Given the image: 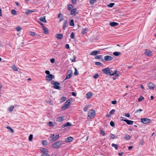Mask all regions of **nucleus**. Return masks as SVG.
<instances>
[{"instance_id":"4c0bfd02","label":"nucleus","mask_w":156,"mask_h":156,"mask_svg":"<svg viewBox=\"0 0 156 156\" xmlns=\"http://www.w3.org/2000/svg\"><path fill=\"white\" fill-rule=\"evenodd\" d=\"M47 124L48 126H54L52 122L51 121H49L48 123Z\"/></svg>"},{"instance_id":"5701e85b","label":"nucleus","mask_w":156,"mask_h":156,"mask_svg":"<svg viewBox=\"0 0 156 156\" xmlns=\"http://www.w3.org/2000/svg\"><path fill=\"white\" fill-rule=\"evenodd\" d=\"M68 23V20H64L63 25L62 26V29H64L66 27V24Z\"/></svg>"},{"instance_id":"0e129e2a","label":"nucleus","mask_w":156,"mask_h":156,"mask_svg":"<svg viewBox=\"0 0 156 156\" xmlns=\"http://www.w3.org/2000/svg\"><path fill=\"white\" fill-rule=\"evenodd\" d=\"M38 23L42 26V28L45 27V26L44 25V24L41 22H38Z\"/></svg>"},{"instance_id":"58836bf2","label":"nucleus","mask_w":156,"mask_h":156,"mask_svg":"<svg viewBox=\"0 0 156 156\" xmlns=\"http://www.w3.org/2000/svg\"><path fill=\"white\" fill-rule=\"evenodd\" d=\"M125 138L126 139L129 140L130 139L131 137L129 135L126 134L125 136Z\"/></svg>"},{"instance_id":"b1692460","label":"nucleus","mask_w":156,"mask_h":156,"mask_svg":"<svg viewBox=\"0 0 156 156\" xmlns=\"http://www.w3.org/2000/svg\"><path fill=\"white\" fill-rule=\"evenodd\" d=\"M77 9L76 8L73 9H72V10L71 11L70 14L71 15L74 14L75 15H76V13H75V12L76 11Z\"/></svg>"},{"instance_id":"de8ad7c7","label":"nucleus","mask_w":156,"mask_h":156,"mask_svg":"<svg viewBox=\"0 0 156 156\" xmlns=\"http://www.w3.org/2000/svg\"><path fill=\"white\" fill-rule=\"evenodd\" d=\"M47 143L48 142L46 140L42 141V144L43 145H47L48 144Z\"/></svg>"},{"instance_id":"9d476101","label":"nucleus","mask_w":156,"mask_h":156,"mask_svg":"<svg viewBox=\"0 0 156 156\" xmlns=\"http://www.w3.org/2000/svg\"><path fill=\"white\" fill-rule=\"evenodd\" d=\"M68 73H69V74H67L66 78L64 80V81L70 78L72 76V75L73 74V72L71 70H69L68 71Z\"/></svg>"},{"instance_id":"37998d69","label":"nucleus","mask_w":156,"mask_h":156,"mask_svg":"<svg viewBox=\"0 0 156 156\" xmlns=\"http://www.w3.org/2000/svg\"><path fill=\"white\" fill-rule=\"evenodd\" d=\"M74 74L75 76L79 74L78 71L76 68L75 69V71Z\"/></svg>"},{"instance_id":"c9c22d12","label":"nucleus","mask_w":156,"mask_h":156,"mask_svg":"<svg viewBox=\"0 0 156 156\" xmlns=\"http://www.w3.org/2000/svg\"><path fill=\"white\" fill-rule=\"evenodd\" d=\"M144 99V97L142 96H140L138 99V101L139 102H140Z\"/></svg>"},{"instance_id":"680f3d73","label":"nucleus","mask_w":156,"mask_h":156,"mask_svg":"<svg viewBox=\"0 0 156 156\" xmlns=\"http://www.w3.org/2000/svg\"><path fill=\"white\" fill-rule=\"evenodd\" d=\"M30 34L32 36H34L35 35V33L34 32L31 31L30 32Z\"/></svg>"},{"instance_id":"a878e982","label":"nucleus","mask_w":156,"mask_h":156,"mask_svg":"<svg viewBox=\"0 0 156 156\" xmlns=\"http://www.w3.org/2000/svg\"><path fill=\"white\" fill-rule=\"evenodd\" d=\"M44 30V33L45 34H47L49 33L48 29L45 27L43 28Z\"/></svg>"},{"instance_id":"412c9836","label":"nucleus","mask_w":156,"mask_h":156,"mask_svg":"<svg viewBox=\"0 0 156 156\" xmlns=\"http://www.w3.org/2000/svg\"><path fill=\"white\" fill-rule=\"evenodd\" d=\"M73 8V6L70 4H68L67 5V8L69 11L72 10V8Z\"/></svg>"},{"instance_id":"f704fd0d","label":"nucleus","mask_w":156,"mask_h":156,"mask_svg":"<svg viewBox=\"0 0 156 156\" xmlns=\"http://www.w3.org/2000/svg\"><path fill=\"white\" fill-rule=\"evenodd\" d=\"M33 135L32 134H30L28 138V140L29 141H31L33 139Z\"/></svg>"},{"instance_id":"393cba45","label":"nucleus","mask_w":156,"mask_h":156,"mask_svg":"<svg viewBox=\"0 0 156 156\" xmlns=\"http://www.w3.org/2000/svg\"><path fill=\"white\" fill-rule=\"evenodd\" d=\"M67 99L66 97L65 96H63L60 99V102L61 103H62L65 101Z\"/></svg>"},{"instance_id":"c85d7f7f","label":"nucleus","mask_w":156,"mask_h":156,"mask_svg":"<svg viewBox=\"0 0 156 156\" xmlns=\"http://www.w3.org/2000/svg\"><path fill=\"white\" fill-rule=\"evenodd\" d=\"M64 118V117L63 116L59 117L58 118L57 121H58L59 122H61L63 120Z\"/></svg>"},{"instance_id":"2eb2a0df","label":"nucleus","mask_w":156,"mask_h":156,"mask_svg":"<svg viewBox=\"0 0 156 156\" xmlns=\"http://www.w3.org/2000/svg\"><path fill=\"white\" fill-rule=\"evenodd\" d=\"M56 38L59 39H61L63 38V35L62 34H57L55 35Z\"/></svg>"},{"instance_id":"e433bc0d","label":"nucleus","mask_w":156,"mask_h":156,"mask_svg":"<svg viewBox=\"0 0 156 156\" xmlns=\"http://www.w3.org/2000/svg\"><path fill=\"white\" fill-rule=\"evenodd\" d=\"M115 109H113L110 111V112H109V114L110 115H111L113 114L115 112Z\"/></svg>"},{"instance_id":"dca6fc26","label":"nucleus","mask_w":156,"mask_h":156,"mask_svg":"<svg viewBox=\"0 0 156 156\" xmlns=\"http://www.w3.org/2000/svg\"><path fill=\"white\" fill-rule=\"evenodd\" d=\"M39 20L41 21L44 23H47V22L45 19V16H42L40 18Z\"/></svg>"},{"instance_id":"4d7b16f0","label":"nucleus","mask_w":156,"mask_h":156,"mask_svg":"<svg viewBox=\"0 0 156 156\" xmlns=\"http://www.w3.org/2000/svg\"><path fill=\"white\" fill-rule=\"evenodd\" d=\"M41 156H50V155L48 153H46L45 154H42L41 155Z\"/></svg>"},{"instance_id":"ddd939ff","label":"nucleus","mask_w":156,"mask_h":156,"mask_svg":"<svg viewBox=\"0 0 156 156\" xmlns=\"http://www.w3.org/2000/svg\"><path fill=\"white\" fill-rule=\"evenodd\" d=\"M72 126V124L71 123L68 122L65 123L63 124L62 125V127L64 128L66 126Z\"/></svg>"},{"instance_id":"052dcab7","label":"nucleus","mask_w":156,"mask_h":156,"mask_svg":"<svg viewBox=\"0 0 156 156\" xmlns=\"http://www.w3.org/2000/svg\"><path fill=\"white\" fill-rule=\"evenodd\" d=\"M142 111V110L141 109H138L135 112V113H137L139 112H141Z\"/></svg>"},{"instance_id":"09e8293b","label":"nucleus","mask_w":156,"mask_h":156,"mask_svg":"<svg viewBox=\"0 0 156 156\" xmlns=\"http://www.w3.org/2000/svg\"><path fill=\"white\" fill-rule=\"evenodd\" d=\"M89 106V105H88L87 106H86V107H84L83 109L84 111V112L87 111V110L88 109V107Z\"/></svg>"},{"instance_id":"6e6d98bb","label":"nucleus","mask_w":156,"mask_h":156,"mask_svg":"<svg viewBox=\"0 0 156 156\" xmlns=\"http://www.w3.org/2000/svg\"><path fill=\"white\" fill-rule=\"evenodd\" d=\"M115 136L114 134L111 133L110 135V137L112 139H113L115 138Z\"/></svg>"},{"instance_id":"f03ea898","label":"nucleus","mask_w":156,"mask_h":156,"mask_svg":"<svg viewBox=\"0 0 156 156\" xmlns=\"http://www.w3.org/2000/svg\"><path fill=\"white\" fill-rule=\"evenodd\" d=\"M71 101V102L73 101L72 99H70L67 100L65 102L64 105L61 108L62 110H65L66 109L68 108L70 104Z\"/></svg>"},{"instance_id":"8fccbe9b","label":"nucleus","mask_w":156,"mask_h":156,"mask_svg":"<svg viewBox=\"0 0 156 156\" xmlns=\"http://www.w3.org/2000/svg\"><path fill=\"white\" fill-rule=\"evenodd\" d=\"M14 108V107L13 106H11L9 108L8 110L9 112L12 111L13 110Z\"/></svg>"},{"instance_id":"0eeeda50","label":"nucleus","mask_w":156,"mask_h":156,"mask_svg":"<svg viewBox=\"0 0 156 156\" xmlns=\"http://www.w3.org/2000/svg\"><path fill=\"white\" fill-rule=\"evenodd\" d=\"M141 122L144 124H147L151 122V119L147 118H143L141 119Z\"/></svg>"},{"instance_id":"4468645a","label":"nucleus","mask_w":156,"mask_h":156,"mask_svg":"<svg viewBox=\"0 0 156 156\" xmlns=\"http://www.w3.org/2000/svg\"><path fill=\"white\" fill-rule=\"evenodd\" d=\"M125 120V122H126L127 124L129 125H132L133 124V122H134V121H133L129 120L127 119Z\"/></svg>"},{"instance_id":"423d86ee","label":"nucleus","mask_w":156,"mask_h":156,"mask_svg":"<svg viewBox=\"0 0 156 156\" xmlns=\"http://www.w3.org/2000/svg\"><path fill=\"white\" fill-rule=\"evenodd\" d=\"M113 58L109 55H106L104 57V59L102 58L101 59V61L102 62H106L111 61L112 60Z\"/></svg>"},{"instance_id":"69168bd1","label":"nucleus","mask_w":156,"mask_h":156,"mask_svg":"<svg viewBox=\"0 0 156 156\" xmlns=\"http://www.w3.org/2000/svg\"><path fill=\"white\" fill-rule=\"evenodd\" d=\"M72 2L73 5H75L76 3V0H72Z\"/></svg>"},{"instance_id":"6ab92c4d","label":"nucleus","mask_w":156,"mask_h":156,"mask_svg":"<svg viewBox=\"0 0 156 156\" xmlns=\"http://www.w3.org/2000/svg\"><path fill=\"white\" fill-rule=\"evenodd\" d=\"M41 151L43 153V154H45L48 152V150L45 148H41Z\"/></svg>"},{"instance_id":"ea45409f","label":"nucleus","mask_w":156,"mask_h":156,"mask_svg":"<svg viewBox=\"0 0 156 156\" xmlns=\"http://www.w3.org/2000/svg\"><path fill=\"white\" fill-rule=\"evenodd\" d=\"M100 133L102 135H103V136H105V133L104 131L102 130H100Z\"/></svg>"},{"instance_id":"a19ab883","label":"nucleus","mask_w":156,"mask_h":156,"mask_svg":"<svg viewBox=\"0 0 156 156\" xmlns=\"http://www.w3.org/2000/svg\"><path fill=\"white\" fill-rule=\"evenodd\" d=\"M70 37L72 39H74L75 38V35H74V33L73 32H72L71 33V34H70Z\"/></svg>"},{"instance_id":"a18cd8bd","label":"nucleus","mask_w":156,"mask_h":156,"mask_svg":"<svg viewBox=\"0 0 156 156\" xmlns=\"http://www.w3.org/2000/svg\"><path fill=\"white\" fill-rule=\"evenodd\" d=\"M12 68L15 71H17L18 70L17 68L15 65L12 66Z\"/></svg>"},{"instance_id":"39448f33","label":"nucleus","mask_w":156,"mask_h":156,"mask_svg":"<svg viewBox=\"0 0 156 156\" xmlns=\"http://www.w3.org/2000/svg\"><path fill=\"white\" fill-rule=\"evenodd\" d=\"M88 116L90 119L94 118L96 115L95 112L93 109H91L88 112Z\"/></svg>"},{"instance_id":"7c9ffc66","label":"nucleus","mask_w":156,"mask_h":156,"mask_svg":"<svg viewBox=\"0 0 156 156\" xmlns=\"http://www.w3.org/2000/svg\"><path fill=\"white\" fill-rule=\"evenodd\" d=\"M112 147H114L116 150H117L118 149V146L116 144L113 143L112 144Z\"/></svg>"},{"instance_id":"c756f323","label":"nucleus","mask_w":156,"mask_h":156,"mask_svg":"<svg viewBox=\"0 0 156 156\" xmlns=\"http://www.w3.org/2000/svg\"><path fill=\"white\" fill-rule=\"evenodd\" d=\"M95 64L96 65L99 66H103V64L101 62H95Z\"/></svg>"},{"instance_id":"3c124183","label":"nucleus","mask_w":156,"mask_h":156,"mask_svg":"<svg viewBox=\"0 0 156 156\" xmlns=\"http://www.w3.org/2000/svg\"><path fill=\"white\" fill-rule=\"evenodd\" d=\"M87 30V28H85L83 30L81 31V33L82 34H84L86 32V31Z\"/></svg>"},{"instance_id":"9b49d317","label":"nucleus","mask_w":156,"mask_h":156,"mask_svg":"<svg viewBox=\"0 0 156 156\" xmlns=\"http://www.w3.org/2000/svg\"><path fill=\"white\" fill-rule=\"evenodd\" d=\"M59 136L58 134L56 135L50 140V143H52L56 141L58 139Z\"/></svg>"},{"instance_id":"cd10ccee","label":"nucleus","mask_w":156,"mask_h":156,"mask_svg":"<svg viewBox=\"0 0 156 156\" xmlns=\"http://www.w3.org/2000/svg\"><path fill=\"white\" fill-rule=\"evenodd\" d=\"M113 54L114 55L116 56H118L121 54V53L119 52H114L113 53Z\"/></svg>"},{"instance_id":"72a5a7b5","label":"nucleus","mask_w":156,"mask_h":156,"mask_svg":"<svg viewBox=\"0 0 156 156\" xmlns=\"http://www.w3.org/2000/svg\"><path fill=\"white\" fill-rule=\"evenodd\" d=\"M102 57V55H97L95 57V58L96 59H100L101 60Z\"/></svg>"},{"instance_id":"79ce46f5","label":"nucleus","mask_w":156,"mask_h":156,"mask_svg":"<svg viewBox=\"0 0 156 156\" xmlns=\"http://www.w3.org/2000/svg\"><path fill=\"white\" fill-rule=\"evenodd\" d=\"M99 76L100 75L99 74H96L95 75H94L93 76V77L94 79H97L99 77Z\"/></svg>"},{"instance_id":"2f4dec72","label":"nucleus","mask_w":156,"mask_h":156,"mask_svg":"<svg viewBox=\"0 0 156 156\" xmlns=\"http://www.w3.org/2000/svg\"><path fill=\"white\" fill-rule=\"evenodd\" d=\"M7 128L8 129H9V130L10 131V132H11L12 133H14V130L12 129L10 126H8L7 127Z\"/></svg>"},{"instance_id":"7ed1b4c3","label":"nucleus","mask_w":156,"mask_h":156,"mask_svg":"<svg viewBox=\"0 0 156 156\" xmlns=\"http://www.w3.org/2000/svg\"><path fill=\"white\" fill-rule=\"evenodd\" d=\"M64 141L59 140L54 143L52 145V147L54 148H59L62 144H65Z\"/></svg>"},{"instance_id":"4be33fe9","label":"nucleus","mask_w":156,"mask_h":156,"mask_svg":"<svg viewBox=\"0 0 156 156\" xmlns=\"http://www.w3.org/2000/svg\"><path fill=\"white\" fill-rule=\"evenodd\" d=\"M34 12H35V11L34 10H28L26 12H25V13L26 15H28L29 14H30L31 13Z\"/></svg>"},{"instance_id":"f8f14e48","label":"nucleus","mask_w":156,"mask_h":156,"mask_svg":"<svg viewBox=\"0 0 156 156\" xmlns=\"http://www.w3.org/2000/svg\"><path fill=\"white\" fill-rule=\"evenodd\" d=\"M148 86L149 88L151 90H153L155 87L153 83L150 82L148 84Z\"/></svg>"},{"instance_id":"f257e3e1","label":"nucleus","mask_w":156,"mask_h":156,"mask_svg":"<svg viewBox=\"0 0 156 156\" xmlns=\"http://www.w3.org/2000/svg\"><path fill=\"white\" fill-rule=\"evenodd\" d=\"M110 68L108 67L102 69V71L103 72V73L106 75L109 74L111 76H114L115 75L116 73L117 72V70H114V73L113 74H110Z\"/></svg>"},{"instance_id":"aec40b11","label":"nucleus","mask_w":156,"mask_h":156,"mask_svg":"<svg viewBox=\"0 0 156 156\" xmlns=\"http://www.w3.org/2000/svg\"><path fill=\"white\" fill-rule=\"evenodd\" d=\"M92 93L91 92H89L87 93L86 94L87 98L88 99H89L91 98L92 95Z\"/></svg>"},{"instance_id":"5fc2aeb1","label":"nucleus","mask_w":156,"mask_h":156,"mask_svg":"<svg viewBox=\"0 0 156 156\" xmlns=\"http://www.w3.org/2000/svg\"><path fill=\"white\" fill-rule=\"evenodd\" d=\"M120 118V121H124V122H125V120L127 119L126 118L123 117L122 116H121Z\"/></svg>"},{"instance_id":"338daca9","label":"nucleus","mask_w":156,"mask_h":156,"mask_svg":"<svg viewBox=\"0 0 156 156\" xmlns=\"http://www.w3.org/2000/svg\"><path fill=\"white\" fill-rule=\"evenodd\" d=\"M45 73L46 74L48 75L49 74H50V72L49 70H46Z\"/></svg>"},{"instance_id":"864d4df0","label":"nucleus","mask_w":156,"mask_h":156,"mask_svg":"<svg viewBox=\"0 0 156 156\" xmlns=\"http://www.w3.org/2000/svg\"><path fill=\"white\" fill-rule=\"evenodd\" d=\"M97 0H90V2L91 5H93Z\"/></svg>"},{"instance_id":"6e6552de","label":"nucleus","mask_w":156,"mask_h":156,"mask_svg":"<svg viewBox=\"0 0 156 156\" xmlns=\"http://www.w3.org/2000/svg\"><path fill=\"white\" fill-rule=\"evenodd\" d=\"M144 53L148 57H151L152 55V52L148 49L145 50Z\"/></svg>"},{"instance_id":"f3484780","label":"nucleus","mask_w":156,"mask_h":156,"mask_svg":"<svg viewBox=\"0 0 156 156\" xmlns=\"http://www.w3.org/2000/svg\"><path fill=\"white\" fill-rule=\"evenodd\" d=\"M73 140V138L71 136H69L67 137L66 139V142H72Z\"/></svg>"},{"instance_id":"e2e57ef3","label":"nucleus","mask_w":156,"mask_h":156,"mask_svg":"<svg viewBox=\"0 0 156 156\" xmlns=\"http://www.w3.org/2000/svg\"><path fill=\"white\" fill-rule=\"evenodd\" d=\"M50 61L51 63H53L55 62V59L54 58H52L50 59Z\"/></svg>"},{"instance_id":"c03bdc74","label":"nucleus","mask_w":156,"mask_h":156,"mask_svg":"<svg viewBox=\"0 0 156 156\" xmlns=\"http://www.w3.org/2000/svg\"><path fill=\"white\" fill-rule=\"evenodd\" d=\"M110 125L112 127H114L115 126V123L113 121H111L110 123Z\"/></svg>"},{"instance_id":"20e7f679","label":"nucleus","mask_w":156,"mask_h":156,"mask_svg":"<svg viewBox=\"0 0 156 156\" xmlns=\"http://www.w3.org/2000/svg\"><path fill=\"white\" fill-rule=\"evenodd\" d=\"M51 83L52 85H54L53 88L55 89L60 90L61 87L59 86L60 85V83L57 81H55L54 80H51Z\"/></svg>"},{"instance_id":"bf43d9fd","label":"nucleus","mask_w":156,"mask_h":156,"mask_svg":"<svg viewBox=\"0 0 156 156\" xmlns=\"http://www.w3.org/2000/svg\"><path fill=\"white\" fill-rule=\"evenodd\" d=\"M111 103L113 105H115L117 103V101L116 100L112 101H111Z\"/></svg>"},{"instance_id":"603ef678","label":"nucleus","mask_w":156,"mask_h":156,"mask_svg":"<svg viewBox=\"0 0 156 156\" xmlns=\"http://www.w3.org/2000/svg\"><path fill=\"white\" fill-rule=\"evenodd\" d=\"M12 13L14 15L16 14V11L14 9H12L11 11Z\"/></svg>"},{"instance_id":"13d9d810","label":"nucleus","mask_w":156,"mask_h":156,"mask_svg":"<svg viewBox=\"0 0 156 156\" xmlns=\"http://www.w3.org/2000/svg\"><path fill=\"white\" fill-rule=\"evenodd\" d=\"M16 29L17 31H19L21 30V28L19 27H16Z\"/></svg>"},{"instance_id":"473e14b6","label":"nucleus","mask_w":156,"mask_h":156,"mask_svg":"<svg viewBox=\"0 0 156 156\" xmlns=\"http://www.w3.org/2000/svg\"><path fill=\"white\" fill-rule=\"evenodd\" d=\"M96 51H92L90 54V55H97Z\"/></svg>"},{"instance_id":"774afa93","label":"nucleus","mask_w":156,"mask_h":156,"mask_svg":"<svg viewBox=\"0 0 156 156\" xmlns=\"http://www.w3.org/2000/svg\"><path fill=\"white\" fill-rule=\"evenodd\" d=\"M65 48L67 49H69L70 48L69 44H66L65 45Z\"/></svg>"},{"instance_id":"bb28decb","label":"nucleus","mask_w":156,"mask_h":156,"mask_svg":"<svg viewBox=\"0 0 156 156\" xmlns=\"http://www.w3.org/2000/svg\"><path fill=\"white\" fill-rule=\"evenodd\" d=\"M69 24L70 26H74L75 24L74 23V20L73 19H71L69 22Z\"/></svg>"},{"instance_id":"49530a36","label":"nucleus","mask_w":156,"mask_h":156,"mask_svg":"<svg viewBox=\"0 0 156 156\" xmlns=\"http://www.w3.org/2000/svg\"><path fill=\"white\" fill-rule=\"evenodd\" d=\"M115 3H110L108 5V7H112L114 5Z\"/></svg>"},{"instance_id":"1a4fd4ad","label":"nucleus","mask_w":156,"mask_h":156,"mask_svg":"<svg viewBox=\"0 0 156 156\" xmlns=\"http://www.w3.org/2000/svg\"><path fill=\"white\" fill-rule=\"evenodd\" d=\"M54 78V75L51 74H49L48 75H47L46 76V80L48 81H51Z\"/></svg>"},{"instance_id":"a211bd4d","label":"nucleus","mask_w":156,"mask_h":156,"mask_svg":"<svg viewBox=\"0 0 156 156\" xmlns=\"http://www.w3.org/2000/svg\"><path fill=\"white\" fill-rule=\"evenodd\" d=\"M119 25V23L116 22H111L109 23V25L112 27H115Z\"/></svg>"}]
</instances>
